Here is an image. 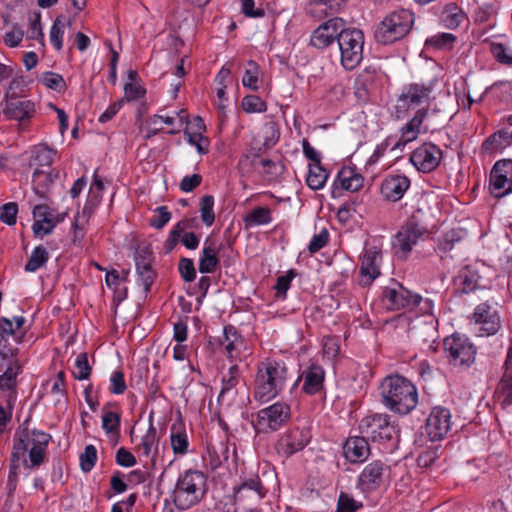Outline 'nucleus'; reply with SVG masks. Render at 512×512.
Segmentation results:
<instances>
[{"label": "nucleus", "instance_id": "2", "mask_svg": "<svg viewBox=\"0 0 512 512\" xmlns=\"http://www.w3.org/2000/svg\"><path fill=\"white\" fill-rule=\"evenodd\" d=\"M380 390L383 404L395 413L406 415L418 403L416 387L403 376L390 375L385 377L380 385Z\"/></svg>", "mask_w": 512, "mask_h": 512}, {"label": "nucleus", "instance_id": "1", "mask_svg": "<svg viewBox=\"0 0 512 512\" xmlns=\"http://www.w3.org/2000/svg\"><path fill=\"white\" fill-rule=\"evenodd\" d=\"M289 378L288 367L282 360L267 358L257 364L254 397L267 402L281 393Z\"/></svg>", "mask_w": 512, "mask_h": 512}, {"label": "nucleus", "instance_id": "41", "mask_svg": "<svg viewBox=\"0 0 512 512\" xmlns=\"http://www.w3.org/2000/svg\"><path fill=\"white\" fill-rule=\"evenodd\" d=\"M240 370L239 367L234 364L232 365L226 374L222 377V388L219 394L220 398H224L226 395H234L235 388L239 383Z\"/></svg>", "mask_w": 512, "mask_h": 512}, {"label": "nucleus", "instance_id": "64", "mask_svg": "<svg viewBox=\"0 0 512 512\" xmlns=\"http://www.w3.org/2000/svg\"><path fill=\"white\" fill-rule=\"evenodd\" d=\"M490 49L498 62L508 65L512 64V53L504 44L492 43Z\"/></svg>", "mask_w": 512, "mask_h": 512}, {"label": "nucleus", "instance_id": "16", "mask_svg": "<svg viewBox=\"0 0 512 512\" xmlns=\"http://www.w3.org/2000/svg\"><path fill=\"white\" fill-rule=\"evenodd\" d=\"M450 427V410L441 406L432 408L424 426L428 438L433 442L441 441L448 434Z\"/></svg>", "mask_w": 512, "mask_h": 512}, {"label": "nucleus", "instance_id": "14", "mask_svg": "<svg viewBox=\"0 0 512 512\" xmlns=\"http://www.w3.org/2000/svg\"><path fill=\"white\" fill-rule=\"evenodd\" d=\"M311 440L309 428L294 427L283 433L277 443L275 450L278 455L288 458L303 450Z\"/></svg>", "mask_w": 512, "mask_h": 512}, {"label": "nucleus", "instance_id": "59", "mask_svg": "<svg viewBox=\"0 0 512 512\" xmlns=\"http://www.w3.org/2000/svg\"><path fill=\"white\" fill-rule=\"evenodd\" d=\"M97 460V450L94 445H87L80 455V465L84 472H90Z\"/></svg>", "mask_w": 512, "mask_h": 512}, {"label": "nucleus", "instance_id": "36", "mask_svg": "<svg viewBox=\"0 0 512 512\" xmlns=\"http://www.w3.org/2000/svg\"><path fill=\"white\" fill-rule=\"evenodd\" d=\"M159 439L157 436L156 428L151 424L146 434L141 438L138 450L141 456H144L151 461H155V456L158 452Z\"/></svg>", "mask_w": 512, "mask_h": 512}, {"label": "nucleus", "instance_id": "17", "mask_svg": "<svg viewBox=\"0 0 512 512\" xmlns=\"http://www.w3.org/2000/svg\"><path fill=\"white\" fill-rule=\"evenodd\" d=\"M473 320L479 326L480 336L494 335L501 327L498 311L488 302L480 303L476 306Z\"/></svg>", "mask_w": 512, "mask_h": 512}, {"label": "nucleus", "instance_id": "30", "mask_svg": "<svg viewBox=\"0 0 512 512\" xmlns=\"http://www.w3.org/2000/svg\"><path fill=\"white\" fill-rule=\"evenodd\" d=\"M220 263L217 249L213 240L207 237L199 258L198 269L200 273H213Z\"/></svg>", "mask_w": 512, "mask_h": 512}, {"label": "nucleus", "instance_id": "60", "mask_svg": "<svg viewBox=\"0 0 512 512\" xmlns=\"http://www.w3.org/2000/svg\"><path fill=\"white\" fill-rule=\"evenodd\" d=\"M30 27L28 30V37L33 40L43 39L44 34L41 26V14L34 11L29 13Z\"/></svg>", "mask_w": 512, "mask_h": 512}, {"label": "nucleus", "instance_id": "26", "mask_svg": "<svg viewBox=\"0 0 512 512\" xmlns=\"http://www.w3.org/2000/svg\"><path fill=\"white\" fill-rule=\"evenodd\" d=\"M344 456L351 463L364 462L369 454L370 448L365 437L352 436L349 437L343 446Z\"/></svg>", "mask_w": 512, "mask_h": 512}, {"label": "nucleus", "instance_id": "58", "mask_svg": "<svg viewBox=\"0 0 512 512\" xmlns=\"http://www.w3.org/2000/svg\"><path fill=\"white\" fill-rule=\"evenodd\" d=\"M498 389L501 397L503 398V405L512 404V371L504 373Z\"/></svg>", "mask_w": 512, "mask_h": 512}, {"label": "nucleus", "instance_id": "22", "mask_svg": "<svg viewBox=\"0 0 512 512\" xmlns=\"http://www.w3.org/2000/svg\"><path fill=\"white\" fill-rule=\"evenodd\" d=\"M410 187V179L405 175H388L381 183L382 196L392 202L399 201Z\"/></svg>", "mask_w": 512, "mask_h": 512}, {"label": "nucleus", "instance_id": "24", "mask_svg": "<svg viewBox=\"0 0 512 512\" xmlns=\"http://www.w3.org/2000/svg\"><path fill=\"white\" fill-rule=\"evenodd\" d=\"M233 491L236 501H244L246 499L260 500L266 494V490L258 475L243 479L239 485L233 488Z\"/></svg>", "mask_w": 512, "mask_h": 512}, {"label": "nucleus", "instance_id": "5", "mask_svg": "<svg viewBox=\"0 0 512 512\" xmlns=\"http://www.w3.org/2000/svg\"><path fill=\"white\" fill-rule=\"evenodd\" d=\"M46 459V450L30 447V435L27 430L16 435L10 458V476L16 475L21 461L27 469H36Z\"/></svg>", "mask_w": 512, "mask_h": 512}, {"label": "nucleus", "instance_id": "33", "mask_svg": "<svg viewBox=\"0 0 512 512\" xmlns=\"http://www.w3.org/2000/svg\"><path fill=\"white\" fill-rule=\"evenodd\" d=\"M57 177L58 172L54 170L47 171L45 169L36 168L32 176L34 192L40 198H45Z\"/></svg>", "mask_w": 512, "mask_h": 512}, {"label": "nucleus", "instance_id": "46", "mask_svg": "<svg viewBox=\"0 0 512 512\" xmlns=\"http://www.w3.org/2000/svg\"><path fill=\"white\" fill-rule=\"evenodd\" d=\"M200 217L202 222L210 227L215 221L214 213V197L212 195H204L200 201Z\"/></svg>", "mask_w": 512, "mask_h": 512}, {"label": "nucleus", "instance_id": "35", "mask_svg": "<svg viewBox=\"0 0 512 512\" xmlns=\"http://www.w3.org/2000/svg\"><path fill=\"white\" fill-rule=\"evenodd\" d=\"M55 155L56 151L52 148H49L47 145H37L31 151L29 166H36V168L40 169L50 168Z\"/></svg>", "mask_w": 512, "mask_h": 512}, {"label": "nucleus", "instance_id": "6", "mask_svg": "<svg viewBox=\"0 0 512 512\" xmlns=\"http://www.w3.org/2000/svg\"><path fill=\"white\" fill-rule=\"evenodd\" d=\"M438 83L437 78L427 81L412 82L402 87L395 106L398 118L403 117L410 109L429 103Z\"/></svg>", "mask_w": 512, "mask_h": 512}, {"label": "nucleus", "instance_id": "56", "mask_svg": "<svg viewBox=\"0 0 512 512\" xmlns=\"http://www.w3.org/2000/svg\"><path fill=\"white\" fill-rule=\"evenodd\" d=\"M242 107L248 113H261L267 110L266 103L257 95L245 96L242 100Z\"/></svg>", "mask_w": 512, "mask_h": 512}, {"label": "nucleus", "instance_id": "23", "mask_svg": "<svg viewBox=\"0 0 512 512\" xmlns=\"http://www.w3.org/2000/svg\"><path fill=\"white\" fill-rule=\"evenodd\" d=\"M381 254L375 250H366L360 266L359 284L369 286L380 275Z\"/></svg>", "mask_w": 512, "mask_h": 512}, {"label": "nucleus", "instance_id": "55", "mask_svg": "<svg viewBox=\"0 0 512 512\" xmlns=\"http://www.w3.org/2000/svg\"><path fill=\"white\" fill-rule=\"evenodd\" d=\"M410 303H411V306H410L409 310L415 311L416 313L423 314V315L424 314H427V315L432 314L434 305H433V301L431 299L423 298L419 294H413L412 299L410 300Z\"/></svg>", "mask_w": 512, "mask_h": 512}, {"label": "nucleus", "instance_id": "19", "mask_svg": "<svg viewBox=\"0 0 512 512\" xmlns=\"http://www.w3.org/2000/svg\"><path fill=\"white\" fill-rule=\"evenodd\" d=\"M413 293L404 288L401 284L395 287H385L381 295V303L387 310L395 311L410 309Z\"/></svg>", "mask_w": 512, "mask_h": 512}, {"label": "nucleus", "instance_id": "28", "mask_svg": "<svg viewBox=\"0 0 512 512\" xmlns=\"http://www.w3.org/2000/svg\"><path fill=\"white\" fill-rule=\"evenodd\" d=\"M480 275L477 270L466 266L462 268L454 278L455 292L468 294L479 288Z\"/></svg>", "mask_w": 512, "mask_h": 512}, {"label": "nucleus", "instance_id": "18", "mask_svg": "<svg viewBox=\"0 0 512 512\" xmlns=\"http://www.w3.org/2000/svg\"><path fill=\"white\" fill-rule=\"evenodd\" d=\"M345 22L338 17L329 19L316 28L310 38V44L318 49L328 47L335 39L338 40Z\"/></svg>", "mask_w": 512, "mask_h": 512}, {"label": "nucleus", "instance_id": "32", "mask_svg": "<svg viewBox=\"0 0 512 512\" xmlns=\"http://www.w3.org/2000/svg\"><path fill=\"white\" fill-rule=\"evenodd\" d=\"M220 344L230 359H236L243 346V338L234 326L228 325L223 330V337L220 339Z\"/></svg>", "mask_w": 512, "mask_h": 512}, {"label": "nucleus", "instance_id": "50", "mask_svg": "<svg viewBox=\"0 0 512 512\" xmlns=\"http://www.w3.org/2000/svg\"><path fill=\"white\" fill-rule=\"evenodd\" d=\"M40 81L49 89L57 92H64L66 90V82L62 75L47 71L42 74Z\"/></svg>", "mask_w": 512, "mask_h": 512}, {"label": "nucleus", "instance_id": "31", "mask_svg": "<svg viewBox=\"0 0 512 512\" xmlns=\"http://www.w3.org/2000/svg\"><path fill=\"white\" fill-rule=\"evenodd\" d=\"M229 458V448L223 441H209L206 446L205 461L208 466L215 470L219 468Z\"/></svg>", "mask_w": 512, "mask_h": 512}, {"label": "nucleus", "instance_id": "21", "mask_svg": "<svg viewBox=\"0 0 512 512\" xmlns=\"http://www.w3.org/2000/svg\"><path fill=\"white\" fill-rule=\"evenodd\" d=\"M325 371L318 364H311L298 377L297 382L303 381L302 391L307 395H316L324 389Z\"/></svg>", "mask_w": 512, "mask_h": 512}, {"label": "nucleus", "instance_id": "13", "mask_svg": "<svg viewBox=\"0 0 512 512\" xmlns=\"http://www.w3.org/2000/svg\"><path fill=\"white\" fill-rule=\"evenodd\" d=\"M489 190L495 198L512 193V159L497 161L490 172Z\"/></svg>", "mask_w": 512, "mask_h": 512}, {"label": "nucleus", "instance_id": "39", "mask_svg": "<svg viewBox=\"0 0 512 512\" xmlns=\"http://www.w3.org/2000/svg\"><path fill=\"white\" fill-rule=\"evenodd\" d=\"M328 172L320 164H309L306 183L312 190H320L324 187L327 179Z\"/></svg>", "mask_w": 512, "mask_h": 512}, {"label": "nucleus", "instance_id": "42", "mask_svg": "<svg viewBox=\"0 0 512 512\" xmlns=\"http://www.w3.org/2000/svg\"><path fill=\"white\" fill-rule=\"evenodd\" d=\"M49 260V253L43 246H37L33 249L27 263L25 264L26 272H36L38 269L44 267Z\"/></svg>", "mask_w": 512, "mask_h": 512}, {"label": "nucleus", "instance_id": "63", "mask_svg": "<svg viewBox=\"0 0 512 512\" xmlns=\"http://www.w3.org/2000/svg\"><path fill=\"white\" fill-rule=\"evenodd\" d=\"M171 219V213L166 206L155 209V215L150 219V225L155 229H162Z\"/></svg>", "mask_w": 512, "mask_h": 512}, {"label": "nucleus", "instance_id": "47", "mask_svg": "<svg viewBox=\"0 0 512 512\" xmlns=\"http://www.w3.org/2000/svg\"><path fill=\"white\" fill-rule=\"evenodd\" d=\"M466 236V231L461 228H454L443 235L439 243V250L448 252L453 249L454 245L460 242Z\"/></svg>", "mask_w": 512, "mask_h": 512}, {"label": "nucleus", "instance_id": "34", "mask_svg": "<svg viewBox=\"0 0 512 512\" xmlns=\"http://www.w3.org/2000/svg\"><path fill=\"white\" fill-rule=\"evenodd\" d=\"M440 22L448 29H456L467 21L465 12L455 3H448L440 14Z\"/></svg>", "mask_w": 512, "mask_h": 512}, {"label": "nucleus", "instance_id": "20", "mask_svg": "<svg viewBox=\"0 0 512 512\" xmlns=\"http://www.w3.org/2000/svg\"><path fill=\"white\" fill-rule=\"evenodd\" d=\"M6 105L3 114L10 120H26L33 117L35 113V104L31 100L20 99L9 96V92L5 95Z\"/></svg>", "mask_w": 512, "mask_h": 512}, {"label": "nucleus", "instance_id": "48", "mask_svg": "<svg viewBox=\"0 0 512 512\" xmlns=\"http://www.w3.org/2000/svg\"><path fill=\"white\" fill-rule=\"evenodd\" d=\"M341 186L348 191H357L363 185V178L359 174H354L352 170H342L338 174Z\"/></svg>", "mask_w": 512, "mask_h": 512}, {"label": "nucleus", "instance_id": "38", "mask_svg": "<svg viewBox=\"0 0 512 512\" xmlns=\"http://www.w3.org/2000/svg\"><path fill=\"white\" fill-rule=\"evenodd\" d=\"M512 144V133L508 131H499L489 136L482 144V149L486 152L502 151Z\"/></svg>", "mask_w": 512, "mask_h": 512}, {"label": "nucleus", "instance_id": "51", "mask_svg": "<svg viewBox=\"0 0 512 512\" xmlns=\"http://www.w3.org/2000/svg\"><path fill=\"white\" fill-rule=\"evenodd\" d=\"M284 171V165L281 162H276L271 159H264L260 170L258 171L264 178L274 180L280 176Z\"/></svg>", "mask_w": 512, "mask_h": 512}, {"label": "nucleus", "instance_id": "53", "mask_svg": "<svg viewBox=\"0 0 512 512\" xmlns=\"http://www.w3.org/2000/svg\"><path fill=\"white\" fill-rule=\"evenodd\" d=\"M21 367L17 362L10 363L5 372L0 376L1 389H13L16 385V377Z\"/></svg>", "mask_w": 512, "mask_h": 512}, {"label": "nucleus", "instance_id": "7", "mask_svg": "<svg viewBox=\"0 0 512 512\" xmlns=\"http://www.w3.org/2000/svg\"><path fill=\"white\" fill-rule=\"evenodd\" d=\"M266 134L262 146H250L239 158L238 170L242 175H250L260 170L265 158L261 157L263 149L273 147L279 140V131L275 122H268L263 127Z\"/></svg>", "mask_w": 512, "mask_h": 512}, {"label": "nucleus", "instance_id": "62", "mask_svg": "<svg viewBox=\"0 0 512 512\" xmlns=\"http://www.w3.org/2000/svg\"><path fill=\"white\" fill-rule=\"evenodd\" d=\"M18 205L15 202H9L2 206L0 211V220L12 226L17 221Z\"/></svg>", "mask_w": 512, "mask_h": 512}, {"label": "nucleus", "instance_id": "54", "mask_svg": "<svg viewBox=\"0 0 512 512\" xmlns=\"http://www.w3.org/2000/svg\"><path fill=\"white\" fill-rule=\"evenodd\" d=\"M91 374V366L88 362L87 353H80L75 359V369L73 376L77 380L88 379Z\"/></svg>", "mask_w": 512, "mask_h": 512}, {"label": "nucleus", "instance_id": "4", "mask_svg": "<svg viewBox=\"0 0 512 512\" xmlns=\"http://www.w3.org/2000/svg\"><path fill=\"white\" fill-rule=\"evenodd\" d=\"M414 20V14L407 9L389 13L375 29L376 41L387 45L403 39L410 32Z\"/></svg>", "mask_w": 512, "mask_h": 512}, {"label": "nucleus", "instance_id": "49", "mask_svg": "<svg viewBox=\"0 0 512 512\" xmlns=\"http://www.w3.org/2000/svg\"><path fill=\"white\" fill-rule=\"evenodd\" d=\"M67 25H70V21L66 23L61 17H57L51 27L50 41L57 51H60L63 48V35Z\"/></svg>", "mask_w": 512, "mask_h": 512}, {"label": "nucleus", "instance_id": "11", "mask_svg": "<svg viewBox=\"0 0 512 512\" xmlns=\"http://www.w3.org/2000/svg\"><path fill=\"white\" fill-rule=\"evenodd\" d=\"M361 433L373 442H389L398 438V429L388 415L375 414L363 418L359 424Z\"/></svg>", "mask_w": 512, "mask_h": 512}, {"label": "nucleus", "instance_id": "40", "mask_svg": "<svg viewBox=\"0 0 512 512\" xmlns=\"http://www.w3.org/2000/svg\"><path fill=\"white\" fill-rule=\"evenodd\" d=\"M271 221V210L268 207H255L244 217V223L247 228L266 225Z\"/></svg>", "mask_w": 512, "mask_h": 512}, {"label": "nucleus", "instance_id": "12", "mask_svg": "<svg viewBox=\"0 0 512 512\" xmlns=\"http://www.w3.org/2000/svg\"><path fill=\"white\" fill-rule=\"evenodd\" d=\"M426 228L417 223L414 219L405 222L395 235L393 248L396 255L405 259L420 239L424 236Z\"/></svg>", "mask_w": 512, "mask_h": 512}, {"label": "nucleus", "instance_id": "27", "mask_svg": "<svg viewBox=\"0 0 512 512\" xmlns=\"http://www.w3.org/2000/svg\"><path fill=\"white\" fill-rule=\"evenodd\" d=\"M427 113V108H421L416 111L413 118L401 128V137L392 149L404 146L417 138L420 127L427 116Z\"/></svg>", "mask_w": 512, "mask_h": 512}, {"label": "nucleus", "instance_id": "61", "mask_svg": "<svg viewBox=\"0 0 512 512\" xmlns=\"http://www.w3.org/2000/svg\"><path fill=\"white\" fill-rule=\"evenodd\" d=\"M294 276V271L290 270L285 275H281L277 278L276 285L274 286L277 298H286V293L290 288L291 281L293 280Z\"/></svg>", "mask_w": 512, "mask_h": 512}, {"label": "nucleus", "instance_id": "44", "mask_svg": "<svg viewBox=\"0 0 512 512\" xmlns=\"http://www.w3.org/2000/svg\"><path fill=\"white\" fill-rule=\"evenodd\" d=\"M343 0H310V12L313 15L323 13L325 15L337 12Z\"/></svg>", "mask_w": 512, "mask_h": 512}, {"label": "nucleus", "instance_id": "25", "mask_svg": "<svg viewBox=\"0 0 512 512\" xmlns=\"http://www.w3.org/2000/svg\"><path fill=\"white\" fill-rule=\"evenodd\" d=\"M384 464L377 460L366 465L358 477L357 486L362 491H372L382 483Z\"/></svg>", "mask_w": 512, "mask_h": 512}, {"label": "nucleus", "instance_id": "43", "mask_svg": "<svg viewBox=\"0 0 512 512\" xmlns=\"http://www.w3.org/2000/svg\"><path fill=\"white\" fill-rule=\"evenodd\" d=\"M171 446L175 454L184 455L187 452L189 441L185 431L175 425L171 428Z\"/></svg>", "mask_w": 512, "mask_h": 512}, {"label": "nucleus", "instance_id": "57", "mask_svg": "<svg viewBox=\"0 0 512 512\" xmlns=\"http://www.w3.org/2000/svg\"><path fill=\"white\" fill-rule=\"evenodd\" d=\"M120 421L121 418L117 412L106 411L102 416V428L107 434L118 433Z\"/></svg>", "mask_w": 512, "mask_h": 512}, {"label": "nucleus", "instance_id": "45", "mask_svg": "<svg viewBox=\"0 0 512 512\" xmlns=\"http://www.w3.org/2000/svg\"><path fill=\"white\" fill-rule=\"evenodd\" d=\"M363 507V503L352 495L341 491L338 496L335 512H357Z\"/></svg>", "mask_w": 512, "mask_h": 512}, {"label": "nucleus", "instance_id": "37", "mask_svg": "<svg viewBox=\"0 0 512 512\" xmlns=\"http://www.w3.org/2000/svg\"><path fill=\"white\" fill-rule=\"evenodd\" d=\"M93 207L90 204H85L82 212H78L72 223L73 237L72 241L75 245H80L85 236V225L88 223L90 216L93 213Z\"/></svg>", "mask_w": 512, "mask_h": 512}, {"label": "nucleus", "instance_id": "3", "mask_svg": "<svg viewBox=\"0 0 512 512\" xmlns=\"http://www.w3.org/2000/svg\"><path fill=\"white\" fill-rule=\"evenodd\" d=\"M207 492V476L199 471L188 469L180 474L173 490V502L180 510H187L205 497Z\"/></svg>", "mask_w": 512, "mask_h": 512}, {"label": "nucleus", "instance_id": "29", "mask_svg": "<svg viewBox=\"0 0 512 512\" xmlns=\"http://www.w3.org/2000/svg\"><path fill=\"white\" fill-rule=\"evenodd\" d=\"M378 73L375 68L363 69L355 79V95L358 99H367L370 92L375 88Z\"/></svg>", "mask_w": 512, "mask_h": 512}, {"label": "nucleus", "instance_id": "10", "mask_svg": "<svg viewBox=\"0 0 512 512\" xmlns=\"http://www.w3.org/2000/svg\"><path fill=\"white\" fill-rule=\"evenodd\" d=\"M291 418V407L283 401L259 410L252 424L258 433H271L279 430Z\"/></svg>", "mask_w": 512, "mask_h": 512}, {"label": "nucleus", "instance_id": "15", "mask_svg": "<svg viewBox=\"0 0 512 512\" xmlns=\"http://www.w3.org/2000/svg\"><path fill=\"white\" fill-rule=\"evenodd\" d=\"M443 157L442 150L431 142H425L410 154L411 164L422 173H430L437 169Z\"/></svg>", "mask_w": 512, "mask_h": 512}, {"label": "nucleus", "instance_id": "52", "mask_svg": "<svg viewBox=\"0 0 512 512\" xmlns=\"http://www.w3.org/2000/svg\"><path fill=\"white\" fill-rule=\"evenodd\" d=\"M259 66L253 60L247 62V67L242 78V84L252 90L258 89Z\"/></svg>", "mask_w": 512, "mask_h": 512}, {"label": "nucleus", "instance_id": "8", "mask_svg": "<svg viewBox=\"0 0 512 512\" xmlns=\"http://www.w3.org/2000/svg\"><path fill=\"white\" fill-rule=\"evenodd\" d=\"M340 62L346 70L356 68L363 58L364 35L358 29L340 31L338 38Z\"/></svg>", "mask_w": 512, "mask_h": 512}, {"label": "nucleus", "instance_id": "9", "mask_svg": "<svg viewBox=\"0 0 512 512\" xmlns=\"http://www.w3.org/2000/svg\"><path fill=\"white\" fill-rule=\"evenodd\" d=\"M443 347L448 362L454 367L465 369L475 362L477 349L470 339L464 335L455 333L446 337Z\"/></svg>", "mask_w": 512, "mask_h": 512}]
</instances>
